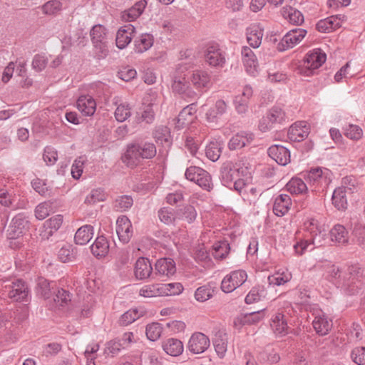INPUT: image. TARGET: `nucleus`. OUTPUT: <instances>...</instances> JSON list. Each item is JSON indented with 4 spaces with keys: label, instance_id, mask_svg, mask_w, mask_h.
Wrapping results in <instances>:
<instances>
[{
    "label": "nucleus",
    "instance_id": "1",
    "mask_svg": "<svg viewBox=\"0 0 365 365\" xmlns=\"http://www.w3.org/2000/svg\"><path fill=\"white\" fill-rule=\"evenodd\" d=\"M328 272L334 283L348 294H356L365 287L364 269L357 263L333 264Z\"/></svg>",
    "mask_w": 365,
    "mask_h": 365
},
{
    "label": "nucleus",
    "instance_id": "2",
    "mask_svg": "<svg viewBox=\"0 0 365 365\" xmlns=\"http://www.w3.org/2000/svg\"><path fill=\"white\" fill-rule=\"evenodd\" d=\"M156 153V147L152 143L133 141L126 145L120 159L128 168L134 169L142 165L144 160L153 158Z\"/></svg>",
    "mask_w": 365,
    "mask_h": 365
},
{
    "label": "nucleus",
    "instance_id": "3",
    "mask_svg": "<svg viewBox=\"0 0 365 365\" xmlns=\"http://www.w3.org/2000/svg\"><path fill=\"white\" fill-rule=\"evenodd\" d=\"M327 55L321 48H314L305 56L303 63L298 67V72L302 76H310L326 61Z\"/></svg>",
    "mask_w": 365,
    "mask_h": 365
},
{
    "label": "nucleus",
    "instance_id": "4",
    "mask_svg": "<svg viewBox=\"0 0 365 365\" xmlns=\"http://www.w3.org/2000/svg\"><path fill=\"white\" fill-rule=\"evenodd\" d=\"M0 287L14 301H25L29 295V288L21 279H0Z\"/></svg>",
    "mask_w": 365,
    "mask_h": 365
},
{
    "label": "nucleus",
    "instance_id": "5",
    "mask_svg": "<svg viewBox=\"0 0 365 365\" xmlns=\"http://www.w3.org/2000/svg\"><path fill=\"white\" fill-rule=\"evenodd\" d=\"M286 120L285 112L278 106H273L259 120L258 128L262 133L268 132L276 125L284 124Z\"/></svg>",
    "mask_w": 365,
    "mask_h": 365
},
{
    "label": "nucleus",
    "instance_id": "6",
    "mask_svg": "<svg viewBox=\"0 0 365 365\" xmlns=\"http://www.w3.org/2000/svg\"><path fill=\"white\" fill-rule=\"evenodd\" d=\"M303 176L310 186H314L315 188L317 187H325L331 181L332 173L326 168L317 167L303 173Z\"/></svg>",
    "mask_w": 365,
    "mask_h": 365
},
{
    "label": "nucleus",
    "instance_id": "7",
    "mask_svg": "<svg viewBox=\"0 0 365 365\" xmlns=\"http://www.w3.org/2000/svg\"><path fill=\"white\" fill-rule=\"evenodd\" d=\"M247 279V272L243 269H237L226 274L221 282V290L225 293H231L242 286Z\"/></svg>",
    "mask_w": 365,
    "mask_h": 365
},
{
    "label": "nucleus",
    "instance_id": "8",
    "mask_svg": "<svg viewBox=\"0 0 365 365\" xmlns=\"http://www.w3.org/2000/svg\"><path fill=\"white\" fill-rule=\"evenodd\" d=\"M220 173L222 184L227 187H231L235 180L247 174V168L240 169L237 165H233L231 163H225L221 166Z\"/></svg>",
    "mask_w": 365,
    "mask_h": 365
},
{
    "label": "nucleus",
    "instance_id": "9",
    "mask_svg": "<svg viewBox=\"0 0 365 365\" xmlns=\"http://www.w3.org/2000/svg\"><path fill=\"white\" fill-rule=\"evenodd\" d=\"M205 61L210 66L222 68L226 63L225 52L217 43H210L206 48Z\"/></svg>",
    "mask_w": 365,
    "mask_h": 365
},
{
    "label": "nucleus",
    "instance_id": "10",
    "mask_svg": "<svg viewBox=\"0 0 365 365\" xmlns=\"http://www.w3.org/2000/svg\"><path fill=\"white\" fill-rule=\"evenodd\" d=\"M306 34L307 31L302 29H296L289 31L277 44V49L279 51H284L292 48L302 41Z\"/></svg>",
    "mask_w": 365,
    "mask_h": 365
},
{
    "label": "nucleus",
    "instance_id": "11",
    "mask_svg": "<svg viewBox=\"0 0 365 365\" xmlns=\"http://www.w3.org/2000/svg\"><path fill=\"white\" fill-rule=\"evenodd\" d=\"M29 221L26 215L23 212L17 214L12 218L8 228L9 238H18L29 229Z\"/></svg>",
    "mask_w": 365,
    "mask_h": 365
},
{
    "label": "nucleus",
    "instance_id": "12",
    "mask_svg": "<svg viewBox=\"0 0 365 365\" xmlns=\"http://www.w3.org/2000/svg\"><path fill=\"white\" fill-rule=\"evenodd\" d=\"M176 272L175 261L170 257L158 259L155 264L154 274L161 278H170Z\"/></svg>",
    "mask_w": 365,
    "mask_h": 365
},
{
    "label": "nucleus",
    "instance_id": "13",
    "mask_svg": "<svg viewBox=\"0 0 365 365\" xmlns=\"http://www.w3.org/2000/svg\"><path fill=\"white\" fill-rule=\"evenodd\" d=\"M210 345L208 336L201 332L194 333L189 339L188 349L194 354H199L205 352Z\"/></svg>",
    "mask_w": 365,
    "mask_h": 365
},
{
    "label": "nucleus",
    "instance_id": "14",
    "mask_svg": "<svg viewBox=\"0 0 365 365\" xmlns=\"http://www.w3.org/2000/svg\"><path fill=\"white\" fill-rule=\"evenodd\" d=\"M310 133V126L306 121H297L292 124L288 130V137L294 142H301L306 139Z\"/></svg>",
    "mask_w": 365,
    "mask_h": 365
},
{
    "label": "nucleus",
    "instance_id": "15",
    "mask_svg": "<svg viewBox=\"0 0 365 365\" xmlns=\"http://www.w3.org/2000/svg\"><path fill=\"white\" fill-rule=\"evenodd\" d=\"M268 155L280 165H286L290 162V151L282 145H272L267 150Z\"/></svg>",
    "mask_w": 365,
    "mask_h": 365
},
{
    "label": "nucleus",
    "instance_id": "16",
    "mask_svg": "<svg viewBox=\"0 0 365 365\" xmlns=\"http://www.w3.org/2000/svg\"><path fill=\"white\" fill-rule=\"evenodd\" d=\"M116 232L120 242L128 243L133 236L132 224L130 220L122 216L118 218L116 222Z\"/></svg>",
    "mask_w": 365,
    "mask_h": 365
},
{
    "label": "nucleus",
    "instance_id": "17",
    "mask_svg": "<svg viewBox=\"0 0 365 365\" xmlns=\"http://www.w3.org/2000/svg\"><path fill=\"white\" fill-rule=\"evenodd\" d=\"M255 139V135L250 131H240L231 138L228 148L231 150L242 148L251 143Z\"/></svg>",
    "mask_w": 365,
    "mask_h": 365
},
{
    "label": "nucleus",
    "instance_id": "18",
    "mask_svg": "<svg viewBox=\"0 0 365 365\" xmlns=\"http://www.w3.org/2000/svg\"><path fill=\"white\" fill-rule=\"evenodd\" d=\"M135 31V28L131 24L121 26L116 34V46L119 49L125 48L131 42Z\"/></svg>",
    "mask_w": 365,
    "mask_h": 365
},
{
    "label": "nucleus",
    "instance_id": "19",
    "mask_svg": "<svg viewBox=\"0 0 365 365\" xmlns=\"http://www.w3.org/2000/svg\"><path fill=\"white\" fill-rule=\"evenodd\" d=\"M76 107L83 115L92 116L96 110V103L91 96L82 95L77 99Z\"/></svg>",
    "mask_w": 365,
    "mask_h": 365
},
{
    "label": "nucleus",
    "instance_id": "20",
    "mask_svg": "<svg viewBox=\"0 0 365 365\" xmlns=\"http://www.w3.org/2000/svg\"><path fill=\"white\" fill-rule=\"evenodd\" d=\"M253 91L250 86H245L241 94L237 96L234 100V105L236 111L240 113H245L248 108L250 98L252 96Z\"/></svg>",
    "mask_w": 365,
    "mask_h": 365
},
{
    "label": "nucleus",
    "instance_id": "21",
    "mask_svg": "<svg viewBox=\"0 0 365 365\" xmlns=\"http://www.w3.org/2000/svg\"><path fill=\"white\" fill-rule=\"evenodd\" d=\"M172 88L173 92L182 95V97H192L196 93L189 86L185 76H177L175 75L173 78Z\"/></svg>",
    "mask_w": 365,
    "mask_h": 365
},
{
    "label": "nucleus",
    "instance_id": "22",
    "mask_svg": "<svg viewBox=\"0 0 365 365\" xmlns=\"http://www.w3.org/2000/svg\"><path fill=\"white\" fill-rule=\"evenodd\" d=\"M135 276L137 279L144 280L150 277L153 273V267L148 258L140 257L135 264Z\"/></svg>",
    "mask_w": 365,
    "mask_h": 365
},
{
    "label": "nucleus",
    "instance_id": "23",
    "mask_svg": "<svg viewBox=\"0 0 365 365\" xmlns=\"http://www.w3.org/2000/svg\"><path fill=\"white\" fill-rule=\"evenodd\" d=\"M292 199L287 194H280L274 199L273 205V212L278 217L286 215L292 205Z\"/></svg>",
    "mask_w": 365,
    "mask_h": 365
},
{
    "label": "nucleus",
    "instance_id": "24",
    "mask_svg": "<svg viewBox=\"0 0 365 365\" xmlns=\"http://www.w3.org/2000/svg\"><path fill=\"white\" fill-rule=\"evenodd\" d=\"M227 105L225 101L217 100L215 106L205 113V119L208 123H217L227 112Z\"/></svg>",
    "mask_w": 365,
    "mask_h": 365
},
{
    "label": "nucleus",
    "instance_id": "25",
    "mask_svg": "<svg viewBox=\"0 0 365 365\" xmlns=\"http://www.w3.org/2000/svg\"><path fill=\"white\" fill-rule=\"evenodd\" d=\"M353 192L351 187H339L334 190L332 195V204L339 210H344L347 208V192Z\"/></svg>",
    "mask_w": 365,
    "mask_h": 365
},
{
    "label": "nucleus",
    "instance_id": "26",
    "mask_svg": "<svg viewBox=\"0 0 365 365\" xmlns=\"http://www.w3.org/2000/svg\"><path fill=\"white\" fill-rule=\"evenodd\" d=\"M263 29L259 24H252L246 29L248 43L253 48H258L262 43Z\"/></svg>",
    "mask_w": 365,
    "mask_h": 365
},
{
    "label": "nucleus",
    "instance_id": "27",
    "mask_svg": "<svg viewBox=\"0 0 365 365\" xmlns=\"http://www.w3.org/2000/svg\"><path fill=\"white\" fill-rule=\"evenodd\" d=\"M242 61L248 73L255 76L257 72V59L252 50L247 46H243L241 51Z\"/></svg>",
    "mask_w": 365,
    "mask_h": 365
},
{
    "label": "nucleus",
    "instance_id": "28",
    "mask_svg": "<svg viewBox=\"0 0 365 365\" xmlns=\"http://www.w3.org/2000/svg\"><path fill=\"white\" fill-rule=\"evenodd\" d=\"M341 18L338 16H331L319 21L316 25V29L322 33H329L341 27Z\"/></svg>",
    "mask_w": 365,
    "mask_h": 365
},
{
    "label": "nucleus",
    "instance_id": "29",
    "mask_svg": "<svg viewBox=\"0 0 365 365\" xmlns=\"http://www.w3.org/2000/svg\"><path fill=\"white\" fill-rule=\"evenodd\" d=\"M227 335L224 330H218L212 338L215 350L220 358H223L227 350Z\"/></svg>",
    "mask_w": 365,
    "mask_h": 365
},
{
    "label": "nucleus",
    "instance_id": "30",
    "mask_svg": "<svg viewBox=\"0 0 365 365\" xmlns=\"http://www.w3.org/2000/svg\"><path fill=\"white\" fill-rule=\"evenodd\" d=\"M153 43L154 38L152 34H142L134 39V51L135 53H142L150 48Z\"/></svg>",
    "mask_w": 365,
    "mask_h": 365
},
{
    "label": "nucleus",
    "instance_id": "31",
    "mask_svg": "<svg viewBox=\"0 0 365 365\" xmlns=\"http://www.w3.org/2000/svg\"><path fill=\"white\" fill-rule=\"evenodd\" d=\"M55 286L56 283L54 282H50L43 277H39L36 288L37 296L44 299H49L53 293Z\"/></svg>",
    "mask_w": 365,
    "mask_h": 365
},
{
    "label": "nucleus",
    "instance_id": "32",
    "mask_svg": "<svg viewBox=\"0 0 365 365\" xmlns=\"http://www.w3.org/2000/svg\"><path fill=\"white\" fill-rule=\"evenodd\" d=\"M190 81L196 89L207 88L210 85V76L205 71L195 70L190 77Z\"/></svg>",
    "mask_w": 365,
    "mask_h": 365
},
{
    "label": "nucleus",
    "instance_id": "33",
    "mask_svg": "<svg viewBox=\"0 0 365 365\" xmlns=\"http://www.w3.org/2000/svg\"><path fill=\"white\" fill-rule=\"evenodd\" d=\"M91 250L92 254L98 259L106 257L109 251V244L107 239L103 235L97 237L91 246Z\"/></svg>",
    "mask_w": 365,
    "mask_h": 365
},
{
    "label": "nucleus",
    "instance_id": "34",
    "mask_svg": "<svg viewBox=\"0 0 365 365\" xmlns=\"http://www.w3.org/2000/svg\"><path fill=\"white\" fill-rule=\"evenodd\" d=\"M312 325L316 332L321 336L327 335L332 327V321L324 315L315 317Z\"/></svg>",
    "mask_w": 365,
    "mask_h": 365
},
{
    "label": "nucleus",
    "instance_id": "35",
    "mask_svg": "<svg viewBox=\"0 0 365 365\" xmlns=\"http://www.w3.org/2000/svg\"><path fill=\"white\" fill-rule=\"evenodd\" d=\"M94 228L91 225H85L79 227L74 236L75 243L79 245H86L93 236Z\"/></svg>",
    "mask_w": 365,
    "mask_h": 365
},
{
    "label": "nucleus",
    "instance_id": "36",
    "mask_svg": "<svg viewBox=\"0 0 365 365\" xmlns=\"http://www.w3.org/2000/svg\"><path fill=\"white\" fill-rule=\"evenodd\" d=\"M329 237L331 241L339 245H345L348 242V231L344 226L341 225H334L329 231Z\"/></svg>",
    "mask_w": 365,
    "mask_h": 365
},
{
    "label": "nucleus",
    "instance_id": "37",
    "mask_svg": "<svg viewBox=\"0 0 365 365\" xmlns=\"http://www.w3.org/2000/svg\"><path fill=\"white\" fill-rule=\"evenodd\" d=\"M147 2L145 0L136 2L131 8L123 13V19L126 21H135L143 14Z\"/></svg>",
    "mask_w": 365,
    "mask_h": 365
},
{
    "label": "nucleus",
    "instance_id": "38",
    "mask_svg": "<svg viewBox=\"0 0 365 365\" xmlns=\"http://www.w3.org/2000/svg\"><path fill=\"white\" fill-rule=\"evenodd\" d=\"M270 326L277 336H282L287 334V323L282 313H277L273 317Z\"/></svg>",
    "mask_w": 365,
    "mask_h": 365
},
{
    "label": "nucleus",
    "instance_id": "39",
    "mask_svg": "<svg viewBox=\"0 0 365 365\" xmlns=\"http://www.w3.org/2000/svg\"><path fill=\"white\" fill-rule=\"evenodd\" d=\"M163 350L172 356H178L183 351L182 342L175 338L168 339L163 343Z\"/></svg>",
    "mask_w": 365,
    "mask_h": 365
},
{
    "label": "nucleus",
    "instance_id": "40",
    "mask_svg": "<svg viewBox=\"0 0 365 365\" xmlns=\"http://www.w3.org/2000/svg\"><path fill=\"white\" fill-rule=\"evenodd\" d=\"M281 12L283 17L292 24L300 25L304 22L303 14L295 8L286 6L282 9Z\"/></svg>",
    "mask_w": 365,
    "mask_h": 365
},
{
    "label": "nucleus",
    "instance_id": "41",
    "mask_svg": "<svg viewBox=\"0 0 365 365\" xmlns=\"http://www.w3.org/2000/svg\"><path fill=\"white\" fill-rule=\"evenodd\" d=\"M196 103H190L180 112L178 116V126L184 127L192 122L193 115L196 112Z\"/></svg>",
    "mask_w": 365,
    "mask_h": 365
},
{
    "label": "nucleus",
    "instance_id": "42",
    "mask_svg": "<svg viewBox=\"0 0 365 365\" xmlns=\"http://www.w3.org/2000/svg\"><path fill=\"white\" fill-rule=\"evenodd\" d=\"M287 190L291 194H302L307 191V183L299 178H292L286 185Z\"/></svg>",
    "mask_w": 365,
    "mask_h": 365
},
{
    "label": "nucleus",
    "instance_id": "43",
    "mask_svg": "<svg viewBox=\"0 0 365 365\" xmlns=\"http://www.w3.org/2000/svg\"><path fill=\"white\" fill-rule=\"evenodd\" d=\"M291 279L292 274L287 270L282 272L279 270L273 274L269 275L267 278V281L269 285L281 286L289 282Z\"/></svg>",
    "mask_w": 365,
    "mask_h": 365
},
{
    "label": "nucleus",
    "instance_id": "44",
    "mask_svg": "<svg viewBox=\"0 0 365 365\" xmlns=\"http://www.w3.org/2000/svg\"><path fill=\"white\" fill-rule=\"evenodd\" d=\"M215 287L213 284L208 283L198 287L195 292V298L197 301L204 302L212 297Z\"/></svg>",
    "mask_w": 365,
    "mask_h": 365
},
{
    "label": "nucleus",
    "instance_id": "45",
    "mask_svg": "<svg viewBox=\"0 0 365 365\" xmlns=\"http://www.w3.org/2000/svg\"><path fill=\"white\" fill-rule=\"evenodd\" d=\"M267 291L263 285H257L251 289L247 294L245 301L247 304H250L265 297Z\"/></svg>",
    "mask_w": 365,
    "mask_h": 365
},
{
    "label": "nucleus",
    "instance_id": "46",
    "mask_svg": "<svg viewBox=\"0 0 365 365\" xmlns=\"http://www.w3.org/2000/svg\"><path fill=\"white\" fill-rule=\"evenodd\" d=\"M143 315V312L140 311L137 308L130 309L120 316L118 320V323L121 326H128L139 319Z\"/></svg>",
    "mask_w": 365,
    "mask_h": 365
},
{
    "label": "nucleus",
    "instance_id": "47",
    "mask_svg": "<svg viewBox=\"0 0 365 365\" xmlns=\"http://www.w3.org/2000/svg\"><path fill=\"white\" fill-rule=\"evenodd\" d=\"M212 247V255L217 259H225L230 250V244L226 240L215 242Z\"/></svg>",
    "mask_w": 365,
    "mask_h": 365
},
{
    "label": "nucleus",
    "instance_id": "48",
    "mask_svg": "<svg viewBox=\"0 0 365 365\" xmlns=\"http://www.w3.org/2000/svg\"><path fill=\"white\" fill-rule=\"evenodd\" d=\"M76 252L71 245L65 244L59 250L58 257L59 260L63 263L69 262L75 260Z\"/></svg>",
    "mask_w": 365,
    "mask_h": 365
},
{
    "label": "nucleus",
    "instance_id": "49",
    "mask_svg": "<svg viewBox=\"0 0 365 365\" xmlns=\"http://www.w3.org/2000/svg\"><path fill=\"white\" fill-rule=\"evenodd\" d=\"M16 200V195L13 189H0V204L6 207L14 205Z\"/></svg>",
    "mask_w": 365,
    "mask_h": 365
},
{
    "label": "nucleus",
    "instance_id": "50",
    "mask_svg": "<svg viewBox=\"0 0 365 365\" xmlns=\"http://www.w3.org/2000/svg\"><path fill=\"white\" fill-rule=\"evenodd\" d=\"M222 148L220 142L211 141L205 148V155L210 160L215 162L220 157Z\"/></svg>",
    "mask_w": 365,
    "mask_h": 365
},
{
    "label": "nucleus",
    "instance_id": "51",
    "mask_svg": "<svg viewBox=\"0 0 365 365\" xmlns=\"http://www.w3.org/2000/svg\"><path fill=\"white\" fill-rule=\"evenodd\" d=\"M133 204V200L130 195L118 196L113 202V208L118 212H125L130 209Z\"/></svg>",
    "mask_w": 365,
    "mask_h": 365
},
{
    "label": "nucleus",
    "instance_id": "52",
    "mask_svg": "<svg viewBox=\"0 0 365 365\" xmlns=\"http://www.w3.org/2000/svg\"><path fill=\"white\" fill-rule=\"evenodd\" d=\"M106 199V193L102 188L93 189L86 196L84 202L88 205H94L103 202Z\"/></svg>",
    "mask_w": 365,
    "mask_h": 365
},
{
    "label": "nucleus",
    "instance_id": "53",
    "mask_svg": "<svg viewBox=\"0 0 365 365\" xmlns=\"http://www.w3.org/2000/svg\"><path fill=\"white\" fill-rule=\"evenodd\" d=\"M160 289L163 295L166 296L178 295L183 291V287L179 282L160 284Z\"/></svg>",
    "mask_w": 365,
    "mask_h": 365
},
{
    "label": "nucleus",
    "instance_id": "54",
    "mask_svg": "<svg viewBox=\"0 0 365 365\" xmlns=\"http://www.w3.org/2000/svg\"><path fill=\"white\" fill-rule=\"evenodd\" d=\"M178 215L181 219L192 223L197 217V211L192 205H187L179 210Z\"/></svg>",
    "mask_w": 365,
    "mask_h": 365
},
{
    "label": "nucleus",
    "instance_id": "55",
    "mask_svg": "<svg viewBox=\"0 0 365 365\" xmlns=\"http://www.w3.org/2000/svg\"><path fill=\"white\" fill-rule=\"evenodd\" d=\"M53 294H55L54 302L61 307L67 305L71 300V294L64 289L58 288L56 291H53Z\"/></svg>",
    "mask_w": 365,
    "mask_h": 365
},
{
    "label": "nucleus",
    "instance_id": "56",
    "mask_svg": "<svg viewBox=\"0 0 365 365\" xmlns=\"http://www.w3.org/2000/svg\"><path fill=\"white\" fill-rule=\"evenodd\" d=\"M140 295L144 297L163 296L160 284L145 285L140 289Z\"/></svg>",
    "mask_w": 365,
    "mask_h": 365
},
{
    "label": "nucleus",
    "instance_id": "57",
    "mask_svg": "<svg viewBox=\"0 0 365 365\" xmlns=\"http://www.w3.org/2000/svg\"><path fill=\"white\" fill-rule=\"evenodd\" d=\"M163 327L160 324L153 322L146 327V336L150 341H155L158 339L162 334Z\"/></svg>",
    "mask_w": 365,
    "mask_h": 365
},
{
    "label": "nucleus",
    "instance_id": "58",
    "mask_svg": "<svg viewBox=\"0 0 365 365\" xmlns=\"http://www.w3.org/2000/svg\"><path fill=\"white\" fill-rule=\"evenodd\" d=\"M130 107L127 103L119 104L115 111V118L118 122H124L130 116Z\"/></svg>",
    "mask_w": 365,
    "mask_h": 365
},
{
    "label": "nucleus",
    "instance_id": "59",
    "mask_svg": "<svg viewBox=\"0 0 365 365\" xmlns=\"http://www.w3.org/2000/svg\"><path fill=\"white\" fill-rule=\"evenodd\" d=\"M106 29L102 25H95L91 31V37L93 43H99L106 41Z\"/></svg>",
    "mask_w": 365,
    "mask_h": 365
},
{
    "label": "nucleus",
    "instance_id": "60",
    "mask_svg": "<svg viewBox=\"0 0 365 365\" xmlns=\"http://www.w3.org/2000/svg\"><path fill=\"white\" fill-rule=\"evenodd\" d=\"M61 9L62 4L58 0H50L41 6V11L46 15H54Z\"/></svg>",
    "mask_w": 365,
    "mask_h": 365
},
{
    "label": "nucleus",
    "instance_id": "61",
    "mask_svg": "<svg viewBox=\"0 0 365 365\" xmlns=\"http://www.w3.org/2000/svg\"><path fill=\"white\" fill-rule=\"evenodd\" d=\"M329 235L324 228H321L312 236L313 245L317 247L325 246L329 242Z\"/></svg>",
    "mask_w": 365,
    "mask_h": 365
},
{
    "label": "nucleus",
    "instance_id": "62",
    "mask_svg": "<svg viewBox=\"0 0 365 365\" xmlns=\"http://www.w3.org/2000/svg\"><path fill=\"white\" fill-rule=\"evenodd\" d=\"M344 135L352 140H358L362 136L361 128L353 124H349L344 128Z\"/></svg>",
    "mask_w": 365,
    "mask_h": 365
},
{
    "label": "nucleus",
    "instance_id": "63",
    "mask_svg": "<svg viewBox=\"0 0 365 365\" xmlns=\"http://www.w3.org/2000/svg\"><path fill=\"white\" fill-rule=\"evenodd\" d=\"M353 234L356 238L357 245L365 249V225H356L354 227Z\"/></svg>",
    "mask_w": 365,
    "mask_h": 365
},
{
    "label": "nucleus",
    "instance_id": "64",
    "mask_svg": "<svg viewBox=\"0 0 365 365\" xmlns=\"http://www.w3.org/2000/svg\"><path fill=\"white\" fill-rule=\"evenodd\" d=\"M353 361L358 365H365V347H356L351 354Z\"/></svg>",
    "mask_w": 365,
    "mask_h": 365
}]
</instances>
